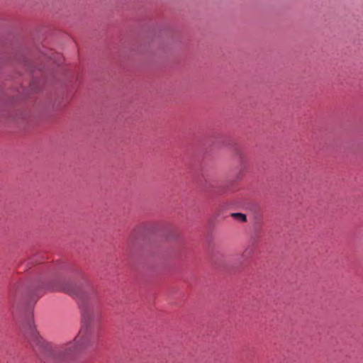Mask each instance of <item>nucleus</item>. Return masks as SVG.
I'll return each mask as SVG.
<instances>
[{
    "instance_id": "2",
    "label": "nucleus",
    "mask_w": 363,
    "mask_h": 363,
    "mask_svg": "<svg viewBox=\"0 0 363 363\" xmlns=\"http://www.w3.org/2000/svg\"><path fill=\"white\" fill-rule=\"evenodd\" d=\"M231 217H233L234 219L245 223L247 221V216L245 214L242 213H231Z\"/></svg>"
},
{
    "instance_id": "1",
    "label": "nucleus",
    "mask_w": 363,
    "mask_h": 363,
    "mask_svg": "<svg viewBox=\"0 0 363 363\" xmlns=\"http://www.w3.org/2000/svg\"><path fill=\"white\" fill-rule=\"evenodd\" d=\"M62 290L80 300L82 325L72 341L55 345L40 336L35 325L28 322L26 326V337L44 363H69L79 350L94 345L99 337L96 323L101 314V301L98 292L94 289L82 292L69 286H65Z\"/></svg>"
}]
</instances>
